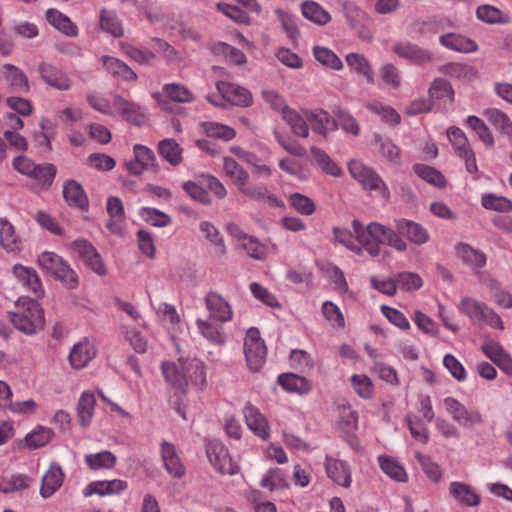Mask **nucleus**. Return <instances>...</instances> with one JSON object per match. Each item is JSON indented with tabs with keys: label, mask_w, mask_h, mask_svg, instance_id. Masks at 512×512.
<instances>
[{
	"label": "nucleus",
	"mask_w": 512,
	"mask_h": 512,
	"mask_svg": "<svg viewBox=\"0 0 512 512\" xmlns=\"http://www.w3.org/2000/svg\"><path fill=\"white\" fill-rule=\"evenodd\" d=\"M351 225L353 232L335 227L333 234L335 241L357 255H361L365 250L370 256L377 257L381 252V244H386L399 252L407 250V243L388 226L378 222L364 226L358 219H354Z\"/></svg>",
	"instance_id": "nucleus-1"
},
{
	"label": "nucleus",
	"mask_w": 512,
	"mask_h": 512,
	"mask_svg": "<svg viewBox=\"0 0 512 512\" xmlns=\"http://www.w3.org/2000/svg\"><path fill=\"white\" fill-rule=\"evenodd\" d=\"M223 169L239 192L254 201H267L271 206L279 207L282 202L274 194L268 192L263 183L250 184L249 174L233 158L224 157Z\"/></svg>",
	"instance_id": "nucleus-2"
},
{
	"label": "nucleus",
	"mask_w": 512,
	"mask_h": 512,
	"mask_svg": "<svg viewBox=\"0 0 512 512\" xmlns=\"http://www.w3.org/2000/svg\"><path fill=\"white\" fill-rule=\"evenodd\" d=\"M12 325L26 335H33L44 327V312L40 304L31 298H20L15 310L7 313Z\"/></svg>",
	"instance_id": "nucleus-3"
},
{
	"label": "nucleus",
	"mask_w": 512,
	"mask_h": 512,
	"mask_svg": "<svg viewBox=\"0 0 512 512\" xmlns=\"http://www.w3.org/2000/svg\"><path fill=\"white\" fill-rule=\"evenodd\" d=\"M459 310L465 314L471 322L478 326L488 325L495 329H504L500 316L486 304L474 298H463L459 303Z\"/></svg>",
	"instance_id": "nucleus-4"
},
{
	"label": "nucleus",
	"mask_w": 512,
	"mask_h": 512,
	"mask_svg": "<svg viewBox=\"0 0 512 512\" xmlns=\"http://www.w3.org/2000/svg\"><path fill=\"white\" fill-rule=\"evenodd\" d=\"M38 265L59 279L69 289L78 286V277L62 257L54 252L45 251L38 256Z\"/></svg>",
	"instance_id": "nucleus-5"
},
{
	"label": "nucleus",
	"mask_w": 512,
	"mask_h": 512,
	"mask_svg": "<svg viewBox=\"0 0 512 512\" xmlns=\"http://www.w3.org/2000/svg\"><path fill=\"white\" fill-rule=\"evenodd\" d=\"M13 167L19 173L34 179L46 189L52 185L57 171L53 164H36L25 156L15 158L13 161Z\"/></svg>",
	"instance_id": "nucleus-6"
},
{
	"label": "nucleus",
	"mask_w": 512,
	"mask_h": 512,
	"mask_svg": "<svg viewBox=\"0 0 512 512\" xmlns=\"http://www.w3.org/2000/svg\"><path fill=\"white\" fill-rule=\"evenodd\" d=\"M244 354L248 368L258 372L266 360V346L257 328H250L244 339Z\"/></svg>",
	"instance_id": "nucleus-7"
},
{
	"label": "nucleus",
	"mask_w": 512,
	"mask_h": 512,
	"mask_svg": "<svg viewBox=\"0 0 512 512\" xmlns=\"http://www.w3.org/2000/svg\"><path fill=\"white\" fill-rule=\"evenodd\" d=\"M206 454L210 464L216 471L223 475H234L238 472V466L230 457L228 449L217 440L208 441Z\"/></svg>",
	"instance_id": "nucleus-8"
},
{
	"label": "nucleus",
	"mask_w": 512,
	"mask_h": 512,
	"mask_svg": "<svg viewBox=\"0 0 512 512\" xmlns=\"http://www.w3.org/2000/svg\"><path fill=\"white\" fill-rule=\"evenodd\" d=\"M444 406L453 420L464 427H472L482 424V415L477 410L467 409L457 399L447 397L444 399Z\"/></svg>",
	"instance_id": "nucleus-9"
},
{
	"label": "nucleus",
	"mask_w": 512,
	"mask_h": 512,
	"mask_svg": "<svg viewBox=\"0 0 512 512\" xmlns=\"http://www.w3.org/2000/svg\"><path fill=\"white\" fill-rule=\"evenodd\" d=\"M39 76L48 86L60 91H68L72 86L69 76L49 62H40L37 67Z\"/></svg>",
	"instance_id": "nucleus-10"
},
{
	"label": "nucleus",
	"mask_w": 512,
	"mask_h": 512,
	"mask_svg": "<svg viewBox=\"0 0 512 512\" xmlns=\"http://www.w3.org/2000/svg\"><path fill=\"white\" fill-rule=\"evenodd\" d=\"M113 109L119 113L127 122L142 126L147 121L146 109L139 106L134 102L124 99L120 95H115L113 98Z\"/></svg>",
	"instance_id": "nucleus-11"
},
{
	"label": "nucleus",
	"mask_w": 512,
	"mask_h": 512,
	"mask_svg": "<svg viewBox=\"0 0 512 512\" xmlns=\"http://www.w3.org/2000/svg\"><path fill=\"white\" fill-rule=\"evenodd\" d=\"M392 50L400 58L414 65H425L433 59L429 50L423 49L410 41H399L393 46Z\"/></svg>",
	"instance_id": "nucleus-12"
},
{
	"label": "nucleus",
	"mask_w": 512,
	"mask_h": 512,
	"mask_svg": "<svg viewBox=\"0 0 512 512\" xmlns=\"http://www.w3.org/2000/svg\"><path fill=\"white\" fill-rule=\"evenodd\" d=\"M208 318L215 322L225 323L232 320L233 310L230 304L218 293L209 292L205 296Z\"/></svg>",
	"instance_id": "nucleus-13"
},
{
	"label": "nucleus",
	"mask_w": 512,
	"mask_h": 512,
	"mask_svg": "<svg viewBox=\"0 0 512 512\" xmlns=\"http://www.w3.org/2000/svg\"><path fill=\"white\" fill-rule=\"evenodd\" d=\"M216 87L222 97L232 105L239 107H249L252 105V94L246 88L225 81L217 82Z\"/></svg>",
	"instance_id": "nucleus-14"
},
{
	"label": "nucleus",
	"mask_w": 512,
	"mask_h": 512,
	"mask_svg": "<svg viewBox=\"0 0 512 512\" xmlns=\"http://www.w3.org/2000/svg\"><path fill=\"white\" fill-rule=\"evenodd\" d=\"M394 222L397 231H393L401 239V235H404L410 242L416 245H422L429 241V233L421 224L404 218L396 219Z\"/></svg>",
	"instance_id": "nucleus-15"
},
{
	"label": "nucleus",
	"mask_w": 512,
	"mask_h": 512,
	"mask_svg": "<svg viewBox=\"0 0 512 512\" xmlns=\"http://www.w3.org/2000/svg\"><path fill=\"white\" fill-rule=\"evenodd\" d=\"M305 115L312 131L324 138L337 129L336 120L323 109L305 110Z\"/></svg>",
	"instance_id": "nucleus-16"
},
{
	"label": "nucleus",
	"mask_w": 512,
	"mask_h": 512,
	"mask_svg": "<svg viewBox=\"0 0 512 512\" xmlns=\"http://www.w3.org/2000/svg\"><path fill=\"white\" fill-rule=\"evenodd\" d=\"M247 427L262 440L270 437V428L267 419L258 408L247 403L243 409Z\"/></svg>",
	"instance_id": "nucleus-17"
},
{
	"label": "nucleus",
	"mask_w": 512,
	"mask_h": 512,
	"mask_svg": "<svg viewBox=\"0 0 512 512\" xmlns=\"http://www.w3.org/2000/svg\"><path fill=\"white\" fill-rule=\"evenodd\" d=\"M449 494L462 506L475 507L481 502L479 494L472 488V486L464 482H451L449 485Z\"/></svg>",
	"instance_id": "nucleus-18"
},
{
	"label": "nucleus",
	"mask_w": 512,
	"mask_h": 512,
	"mask_svg": "<svg viewBox=\"0 0 512 512\" xmlns=\"http://www.w3.org/2000/svg\"><path fill=\"white\" fill-rule=\"evenodd\" d=\"M1 74L11 90L15 93H28L30 90L28 78L25 73L13 64H4Z\"/></svg>",
	"instance_id": "nucleus-19"
},
{
	"label": "nucleus",
	"mask_w": 512,
	"mask_h": 512,
	"mask_svg": "<svg viewBox=\"0 0 512 512\" xmlns=\"http://www.w3.org/2000/svg\"><path fill=\"white\" fill-rule=\"evenodd\" d=\"M325 467L328 477L334 483L344 488H349L351 486V470L344 461L327 458Z\"/></svg>",
	"instance_id": "nucleus-20"
},
{
	"label": "nucleus",
	"mask_w": 512,
	"mask_h": 512,
	"mask_svg": "<svg viewBox=\"0 0 512 512\" xmlns=\"http://www.w3.org/2000/svg\"><path fill=\"white\" fill-rule=\"evenodd\" d=\"M182 369L186 380V388L189 385L203 388L206 384V371L202 361L187 359L182 363Z\"/></svg>",
	"instance_id": "nucleus-21"
},
{
	"label": "nucleus",
	"mask_w": 512,
	"mask_h": 512,
	"mask_svg": "<svg viewBox=\"0 0 512 512\" xmlns=\"http://www.w3.org/2000/svg\"><path fill=\"white\" fill-rule=\"evenodd\" d=\"M64 473L61 467L52 463L42 477L40 494L44 498L52 496L63 484Z\"/></svg>",
	"instance_id": "nucleus-22"
},
{
	"label": "nucleus",
	"mask_w": 512,
	"mask_h": 512,
	"mask_svg": "<svg viewBox=\"0 0 512 512\" xmlns=\"http://www.w3.org/2000/svg\"><path fill=\"white\" fill-rule=\"evenodd\" d=\"M161 457L167 472L176 478H181L185 474V468L176 453L175 446L172 443L163 441L161 443Z\"/></svg>",
	"instance_id": "nucleus-23"
},
{
	"label": "nucleus",
	"mask_w": 512,
	"mask_h": 512,
	"mask_svg": "<svg viewBox=\"0 0 512 512\" xmlns=\"http://www.w3.org/2000/svg\"><path fill=\"white\" fill-rule=\"evenodd\" d=\"M0 246L6 252L14 254L22 249V241L14 226L5 218H0Z\"/></svg>",
	"instance_id": "nucleus-24"
},
{
	"label": "nucleus",
	"mask_w": 512,
	"mask_h": 512,
	"mask_svg": "<svg viewBox=\"0 0 512 512\" xmlns=\"http://www.w3.org/2000/svg\"><path fill=\"white\" fill-rule=\"evenodd\" d=\"M96 355L94 346L87 340L81 341L73 346L69 354V361L72 367L81 369L85 367Z\"/></svg>",
	"instance_id": "nucleus-25"
},
{
	"label": "nucleus",
	"mask_w": 512,
	"mask_h": 512,
	"mask_svg": "<svg viewBox=\"0 0 512 512\" xmlns=\"http://www.w3.org/2000/svg\"><path fill=\"white\" fill-rule=\"evenodd\" d=\"M13 273L28 291L32 292L36 296H40L42 294L43 289L40 278L33 268L17 264L13 267Z\"/></svg>",
	"instance_id": "nucleus-26"
},
{
	"label": "nucleus",
	"mask_w": 512,
	"mask_h": 512,
	"mask_svg": "<svg viewBox=\"0 0 512 512\" xmlns=\"http://www.w3.org/2000/svg\"><path fill=\"white\" fill-rule=\"evenodd\" d=\"M305 110L306 109H302L301 112H298L289 107L282 115L283 120L290 127L292 133L303 138H307L309 136V126Z\"/></svg>",
	"instance_id": "nucleus-27"
},
{
	"label": "nucleus",
	"mask_w": 512,
	"mask_h": 512,
	"mask_svg": "<svg viewBox=\"0 0 512 512\" xmlns=\"http://www.w3.org/2000/svg\"><path fill=\"white\" fill-rule=\"evenodd\" d=\"M439 42L442 46L462 53L475 52L478 48L475 41L460 34L448 33L440 36Z\"/></svg>",
	"instance_id": "nucleus-28"
},
{
	"label": "nucleus",
	"mask_w": 512,
	"mask_h": 512,
	"mask_svg": "<svg viewBox=\"0 0 512 512\" xmlns=\"http://www.w3.org/2000/svg\"><path fill=\"white\" fill-rule=\"evenodd\" d=\"M183 361L179 360L178 363L163 362L161 365L162 373L167 383L181 392L186 391V380L182 369Z\"/></svg>",
	"instance_id": "nucleus-29"
},
{
	"label": "nucleus",
	"mask_w": 512,
	"mask_h": 512,
	"mask_svg": "<svg viewBox=\"0 0 512 512\" xmlns=\"http://www.w3.org/2000/svg\"><path fill=\"white\" fill-rule=\"evenodd\" d=\"M483 115L512 143V121L507 114L497 108H488L484 110Z\"/></svg>",
	"instance_id": "nucleus-30"
},
{
	"label": "nucleus",
	"mask_w": 512,
	"mask_h": 512,
	"mask_svg": "<svg viewBox=\"0 0 512 512\" xmlns=\"http://www.w3.org/2000/svg\"><path fill=\"white\" fill-rule=\"evenodd\" d=\"M457 256L475 272H478L486 264V256L484 253L472 248L465 243H459L456 246Z\"/></svg>",
	"instance_id": "nucleus-31"
},
{
	"label": "nucleus",
	"mask_w": 512,
	"mask_h": 512,
	"mask_svg": "<svg viewBox=\"0 0 512 512\" xmlns=\"http://www.w3.org/2000/svg\"><path fill=\"white\" fill-rule=\"evenodd\" d=\"M103 66L113 77L121 78L125 81H134L137 79L136 73L123 61L111 56H102Z\"/></svg>",
	"instance_id": "nucleus-32"
},
{
	"label": "nucleus",
	"mask_w": 512,
	"mask_h": 512,
	"mask_svg": "<svg viewBox=\"0 0 512 512\" xmlns=\"http://www.w3.org/2000/svg\"><path fill=\"white\" fill-rule=\"evenodd\" d=\"M196 325L204 338L213 344H222L225 341V334L222 323L207 319H197Z\"/></svg>",
	"instance_id": "nucleus-33"
},
{
	"label": "nucleus",
	"mask_w": 512,
	"mask_h": 512,
	"mask_svg": "<svg viewBox=\"0 0 512 512\" xmlns=\"http://www.w3.org/2000/svg\"><path fill=\"white\" fill-rule=\"evenodd\" d=\"M63 197L70 206L85 208L88 206L87 196L82 186L75 180L65 182Z\"/></svg>",
	"instance_id": "nucleus-34"
},
{
	"label": "nucleus",
	"mask_w": 512,
	"mask_h": 512,
	"mask_svg": "<svg viewBox=\"0 0 512 512\" xmlns=\"http://www.w3.org/2000/svg\"><path fill=\"white\" fill-rule=\"evenodd\" d=\"M47 21L54 26L57 30L66 34L67 36H77V26L64 14L56 9H48L46 11Z\"/></svg>",
	"instance_id": "nucleus-35"
},
{
	"label": "nucleus",
	"mask_w": 512,
	"mask_h": 512,
	"mask_svg": "<svg viewBox=\"0 0 512 512\" xmlns=\"http://www.w3.org/2000/svg\"><path fill=\"white\" fill-rule=\"evenodd\" d=\"M158 153L172 166L179 165L183 158V150L180 145L171 138H166L158 143Z\"/></svg>",
	"instance_id": "nucleus-36"
},
{
	"label": "nucleus",
	"mask_w": 512,
	"mask_h": 512,
	"mask_svg": "<svg viewBox=\"0 0 512 512\" xmlns=\"http://www.w3.org/2000/svg\"><path fill=\"white\" fill-rule=\"evenodd\" d=\"M301 10L306 19L317 25H326L331 20V15L314 1H305L302 4Z\"/></svg>",
	"instance_id": "nucleus-37"
},
{
	"label": "nucleus",
	"mask_w": 512,
	"mask_h": 512,
	"mask_svg": "<svg viewBox=\"0 0 512 512\" xmlns=\"http://www.w3.org/2000/svg\"><path fill=\"white\" fill-rule=\"evenodd\" d=\"M349 68L359 75H363L369 83H374V75L369 61L359 53H349L346 56Z\"/></svg>",
	"instance_id": "nucleus-38"
},
{
	"label": "nucleus",
	"mask_w": 512,
	"mask_h": 512,
	"mask_svg": "<svg viewBox=\"0 0 512 512\" xmlns=\"http://www.w3.org/2000/svg\"><path fill=\"white\" fill-rule=\"evenodd\" d=\"M278 384L288 392L306 393L310 390L309 382L293 373H283L278 376Z\"/></svg>",
	"instance_id": "nucleus-39"
},
{
	"label": "nucleus",
	"mask_w": 512,
	"mask_h": 512,
	"mask_svg": "<svg viewBox=\"0 0 512 512\" xmlns=\"http://www.w3.org/2000/svg\"><path fill=\"white\" fill-rule=\"evenodd\" d=\"M95 396L91 392H84L78 402L77 414L82 426L86 427L90 424L94 413Z\"/></svg>",
	"instance_id": "nucleus-40"
},
{
	"label": "nucleus",
	"mask_w": 512,
	"mask_h": 512,
	"mask_svg": "<svg viewBox=\"0 0 512 512\" xmlns=\"http://www.w3.org/2000/svg\"><path fill=\"white\" fill-rule=\"evenodd\" d=\"M379 465L381 470L390 478L398 482H404L407 479L406 471L394 458L389 456H379Z\"/></svg>",
	"instance_id": "nucleus-41"
},
{
	"label": "nucleus",
	"mask_w": 512,
	"mask_h": 512,
	"mask_svg": "<svg viewBox=\"0 0 512 512\" xmlns=\"http://www.w3.org/2000/svg\"><path fill=\"white\" fill-rule=\"evenodd\" d=\"M116 460V456L108 450L85 456L86 464L93 470L110 469L114 467Z\"/></svg>",
	"instance_id": "nucleus-42"
},
{
	"label": "nucleus",
	"mask_w": 512,
	"mask_h": 512,
	"mask_svg": "<svg viewBox=\"0 0 512 512\" xmlns=\"http://www.w3.org/2000/svg\"><path fill=\"white\" fill-rule=\"evenodd\" d=\"M100 27L103 31L114 37H121L123 35L122 25L116 14L106 8L100 11Z\"/></svg>",
	"instance_id": "nucleus-43"
},
{
	"label": "nucleus",
	"mask_w": 512,
	"mask_h": 512,
	"mask_svg": "<svg viewBox=\"0 0 512 512\" xmlns=\"http://www.w3.org/2000/svg\"><path fill=\"white\" fill-rule=\"evenodd\" d=\"M413 171L415 174H417L421 179L425 180L426 182L443 188L446 186V180L445 177L442 175V173L435 168L425 165V164H415L413 166Z\"/></svg>",
	"instance_id": "nucleus-44"
},
{
	"label": "nucleus",
	"mask_w": 512,
	"mask_h": 512,
	"mask_svg": "<svg viewBox=\"0 0 512 512\" xmlns=\"http://www.w3.org/2000/svg\"><path fill=\"white\" fill-rule=\"evenodd\" d=\"M310 151L323 172L334 177H339L341 175V168L323 150L312 146Z\"/></svg>",
	"instance_id": "nucleus-45"
},
{
	"label": "nucleus",
	"mask_w": 512,
	"mask_h": 512,
	"mask_svg": "<svg viewBox=\"0 0 512 512\" xmlns=\"http://www.w3.org/2000/svg\"><path fill=\"white\" fill-rule=\"evenodd\" d=\"M313 54L315 59L325 67L333 70H341L343 63L341 59L330 49L323 46H314Z\"/></svg>",
	"instance_id": "nucleus-46"
},
{
	"label": "nucleus",
	"mask_w": 512,
	"mask_h": 512,
	"mask_svg": "<svg viewBox=\"0 0 512 512\" xmlns=\"http://www.w3.org/2000/svg\"><path fill=\"white\" fill-rule=\"evenodd\" d=\"M54 436L50 428L38 426L25 437L26 445L29 448L37 449L48 444Z\"/></svg>",
	"instance_id": "nucleus-47"
},
{
	"label": "nucleus",
	"mask_w": 512,
	"mask_h": 512,
	"mask_svg": "<svg viewBox=\"0 0 512 512\" xmlns=\"http://www.w3.org/2000/svg\"><path fill=\"white\" fill-rule=\"evenodd\" d=\"M440 71L453 78L471 80L476 76V70L463 63H448L440 68Z\"/></svg>",
	"instance_id": "nucleus-48"
},
{
	"label": "nucleus",
	"mask_w": 512,
	"mask_h": 512,
	"mask_svg": "<svg viewBox=\"0 0 512 512\" xmlns=\"http://www.w3.org/2000/svg\"><path fill=\"white\" fill-rule=\"evenodd\" d=\"M481 204L488 210L503 213L512 211V201L510 199L492 193L484 194L481 198Z\"/></svg>",
	"instance_id": "nucleus-49"
},
{
	"label": "nucleus",
	"mask_w": 512,
	"mask_h": 512,
	"mask_svg": "<svg viewBox=\"0 0 512 512\" xmlns=\"http://www.w3.org/2000/svg\"><path fill=\"white\" fill-rule=\"evenodd\" d=\"M260 485L263 488L273 491L275 489L288 487V482L280 468H271L262 477Z\"/></svg>",
	"instance_id": "nucleus-50"
},
{
	"label": "nucleus",
	"mask_w": 512,
	"mask_h": 512,
	"mask_svg": "<svg viewBox=\"0 0 512 512\" xmlns=\"http://www.w3.org/2000/svg\"><path fill=\"white\" fill-rule=\"evenodd\" d=\"M201 126L204 132L207 134V136L212 138H218L223 139L225 141H229L232 140L236 135V132L233 128L223 124L215 122H203Z\"/></svg>",
	"instance_id": "nucleus-51"
},
{
	"label": "nucleus",
	"mask_w": 512,
	"mask_h": 512,
	"mask_svg": "<svg viewBox=\"0 0 512 512\" xmlns=\"http://www.w3.org/2000/svg\"><path fill=\"white\" fill-rule=\"evenodd\" d=\"M429 96L433 100L448 98L450 102L454 100V90L450 83L443 78H436L430 88Z\"/></svg>",
	"instance_id": "nucleus-52"
},
{
	"label": "nucleus",
	"mask_w": 512,
	"mask_h": 512,
	"mask_svg": "<svg viewBox=\"0 0 512 512\" xmlns=\"http://www.w3.org/2000/svg\"><path fill=\"white\" fill-rule=\"evenodd\" d=\"M365 189L368 190H378L383 199H390V191L382 180V178L372 169L370 168L368 176L362 179L360 182Z\"/></svg>",
	"instance_id": "nucleus-53"
},
{
	"label": "nucleus",
	"mask_w": 512,
	"mask_h": 512,
	"mask_svg": "<svg viewBox=\"0 0 512 512\" xmlns=\"http://www.w3.org/2000/svg\"><path fill=\"white\" fill-rule=\"evenodd\" d=\"M163 91L167 97L174 102L189 103L194 100L191 91L184 85L171 83L163 87Z\"/></svg>",
	"instance_id": "nucleus-54"
},
{
	"label": "nucleus",
	"mask_w": 512,
	"mask_h": 512,
	"mask_svg": "<svg viewBox=\"0 0 512 512\" xmlns=\"http://www.w3.org/2000/svg\"><path fill=\"white\" fill-rule=\"evenodd\" d=\"M467 125L477 134L478 138L486 145L493 146L494 138L487 125L477 116H469Z\"/></svg>",
	"instance_id": "nucleus-55"
},
{
	"label": "nucleus",
	"mask_w": 512,
	"mask_h": 512,
	"mask_svg": "<svg viewBox=\"0 0 512 512\" xmlns=\"http://www.w3.org/2000/svg\"><path fill=\"white\" fill-rule=\"evenodd\" d=\"M183 189L195 201L202 204H208L211 201L209 193L203 184V177L198 182L188 181L183 183Z\"/></svg>",
	"instance_id": "nucleus-56"
},
{
	"label": "nucleus",
	"mask_w": 512,
	"mask_h": 512,
	"mask_svg": "<svg viewBox=\"0 0 512 512\" xmlns=\"http://www.w3.org/2000/svg\"><path fill=\"white\" fill-rule=\"evenodd\" d=\"M241 248L245 250L247 255L256 260H264L267 257V248L266 246L259 242V240L251 235H249L245 240L240 244Z\"/></svg>",
	"instance_id": "nucleus-57"
},
{
	"label": "nucleus",
	"mask_w": 512,
	"mask_h": 512,
	"mask_svg": "<svg viewBox=\"0 0 512 512\" xmlns=\"http://www.w3.org/2000/svg\"><path fill=\"white\" fill-rule=\"evenodd\" d=\"M351 384L355 392L364 399L373 396L374 388L371 379L364 374H355L351 377Z\"/></svg>",
	"instance_id": "nucleus-58"
},
{
	"label": "nucleus",
	"mask_w": 512,
	"mask_h": 512,
	"mask_svg": "<svg viewBox=\"0 0 512 512\" xmlns=\"http://www.w3.org/2000/svg\"><path fill=\"white\" fill-rule=\"evenodd\" d=\"M289 203L297 212L303 215H312L316 209L313 200L301 193L291 194Z\"/></svg>",
	"instance_id": "nucleus-59"
},
{
	"label": "nucleus",
	"mask_w": 512,
	"mask_h": 512,
	"mask_svg": "<svg viewBox=\"0 0 512 512\" xmlns=\"http://www.w3.org/2000/svg\"><path fill=\"white\" fill-rule=\"evenodd\" d=\"M477 18L489 24L506 23L507 19L503 18V13L497 7L492 5H482L476 10Z\"/></svg>",
	"instance_id": "nucleus-60"
},
{
	"label": "nucleus",
	"mask_w": 512,
	"mask_h": 512,
	"mask_svg": "<svg viewBox=\"0 0 512 512\" xmlns=\"http://www.w3.org/2000/svg\"><path fill=\"white\" fill-rule=\"evenodd\" d=\"M141 217L146 222L156 227H166L171 223V218L169 215L155 208H142Z\"/></svg>",
	"instance_id": "nucleus-61"
},
{
	"label": "nucleus",
	"mask_w": 512,
	"mask_h": 512,
	"mask_svg": "<svg viewBox=\"0 0 512 512\" xmlns=\"http://www.w3.org/2000/svg\"><path fill=\"white\" fill-rule=\"evenodd\" d=\"M447 136L458 156L470 150L468 139L460 128L454 126L448 128Z\"/></svg>",
	"instance_id": "nucleus-62"
},
{
	"label": "nucleus",
	"mask_w": 512,
	"mask_h": 512,
	"mask_svg": "<svg viewBox=\"0 0 512 512\" xmlns=\"http://www.w3.org/2000/svg\"><path fill=\"white\" fill-rule=\"evenodd\" d=\"M121 48L125 55L142 65L150 64L155 56L153 52L147 49H139L129 44H122Z\"/></svg>",
	"instance_id": "nucleus-63"
},
{
	"label": "nucleus",
	"mask_w": 512,
	"mask_h": 512,
	"mask_svg": "<svg viewBox=\"0 0 512 512\" xmlns=\"http://www.w3.org/2000/svg\"><path fill=\"white\" fill-rule=\"evenodd\" d=\"M375 141L380 145V152L383 157L395 164L400 162V149L391 140L375 135Z\"/></svg>",
	"instance_id": "nucleus-64"
}]
</instances>
